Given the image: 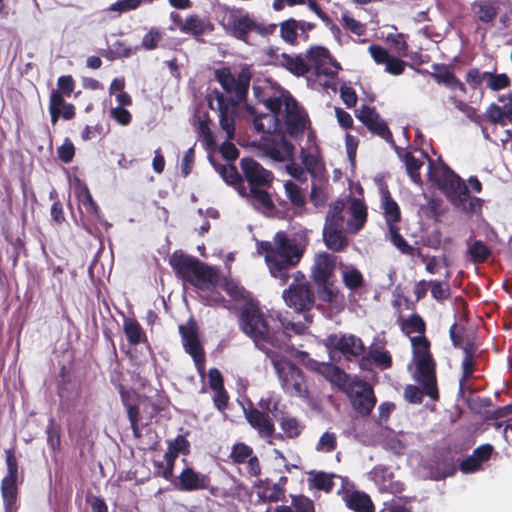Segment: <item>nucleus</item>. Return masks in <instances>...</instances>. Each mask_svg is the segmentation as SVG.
<instances>
[{
  "mask_svg": "<svg viewBox=\"0 0 512 512\" xmlns=\"http://www.w3.org/2000/svg\"><path fill=\"white\" fill-rule=\"evenodd\" d=\"M347 393L353 409L363 416L369 415L377 402L372 387L364 381L350 383Z\"/></svg>",
  "mask_w": 512,
  "mask_h": 512,
  "instance_id": "12",
  "label": "nucleus"
},
{
  "mask_svg": "<svg viewBox=\"0 0 512 512\" xmlns=\"http://www.w3.org/2000/svg\"><path fill=\"white\" fill-rule=\"evenodd\" d=\"M473 11L479 21L483 23L492 22L498 14V8L492 3L485 1L474 2Z\"/></svg>",
  "mask_w": 512,
  "mask_h": 512,
  "instance_id": "40",
  "label": "nucleus"
},
{
  "mask_svg": "<svg viewBox=\"0 0 512 512\" xmlns=\"http://www.w3.org/2000/svg\"><path fill=\"white\" fill-rule=\"evenodd\" d=\"M279 424L285 436L290 439L297 438L305 427L297 418L292 416H283Z\"/></svg>",
  "mask_w": 512,
  "mask_h": 512,
  "instance_id": "42",
  "label": "nucleus"
},
{
  "mask_svg": "<svg viewBox=\"0 0 512 512\" xmlns=\"http://www.w3.org/2000/svg\"><path fill=\"white\" fill-rule=\"evenodd\" d=\"M317 285V294L318 298L327 303H335L337 302L338 298V289L337 287L331 282L328 281L325 284H316Z\"/></svg>",
  "mask_w": 512,
  "mask_h": 512,
  "instance_id": "48",
  "label": "nucleus"
},
{
  "mask_svg": "<svg viewBox=\"0 0 512 512\" xmlns=\"http://www.w3.org/2000/svg\"><path fill=\"white\" fill-rule=\"evenodd\" d=\"M402 330L405 334L413 333L417 336L410 337L413 348V362L415 364L414 379L423 385L427 396L432 400L439 397L436 383L435 362L430 353V344L424 336L425 323L419 315H411L402 323Z\"/></svg>",
  "mask_w": 512,
  "mask_h": 512,
  "instance_id": "4",
  "label": "nucleus"
},
{
  "mask_svg": "<svg viewBox=\"0 0 512 512\" xmlns=\"http://www.w3.org/2000/svg\"><path fill=\"white\" fill-rule=\"evenodd\" d=\"M368 52L376 64H386L389 60V52L382 46L372 44L368 48Z\"/></svg>",
  "mask_w": 512,
  "mask_h": 512,
  "instance_id": "62",
  "label": "nucleus"
},
{
  "mask_svg": "<svg viewBox=\"0 0 512 512\" xmlns=\"http://www.w3.org/2000/svg\"><path fill=\"white\" fill-rule=\"evenodd\" d=\"M403 161L405 163L406 171L411 180L414 183H420V168L422 167L423 162L415 158L410 152L404 154Z\"/></svg>",
  "mask_w": 512,
  "mask_h": 512,
  "instance_id": "46",
  "label": "nucleus"
},
{
  "mask_svg": "<svg viewBox=\"0 0 512 512\" xmlns=\"http://www.w3.org/2000/svg\"><path fill=\"white\" fill-rule=\"evenodd\" d=\"M284 188L286 196L294 206L301 207L305 204V195L298 185L292 181H287Z\"/></svg>",
  "mask_w": 512,
  "mask_h": 512,
  "instance_id": "50",
  "label": "nucleus"
},
{
  "mask_svg": "<svg viewBox=\"0 0 512 512\" xmlns=\"http://www.w3.org/2000/svg\"><path fill=\"white\" fill-rule=\"evenodd\" d=\"M350 217L346 221V231L351 234L358 233L367 221V207L357 198H354L349 206Z\"/></svg>",
  "mask_w": 512,
  "mask_h": 512,
  "instance_id": "25",
  "label": "nucleus"
},
{
  "mask_svg": "<svg viewBox=\"0 0 512 512\" xmlns=\"http://www.w3.org/2000/svg\"><path fill=\"white\" fill-rule=\"evenodd\" d=\"M306 248L304 238L291 236L285 231H278L271 240L258 244L271 277L278 280L280 285L288 282L291 271L300 263Z\"/></svg>",
  "mask_w": 512,
  "mask_h": 512,
  "instance_id": "3",
  "label": "nucleus"
},
{
  "mask_svg": "<svg viewBox=\"0 0 512 512\" xmlns=\"http://www.w3.org/2000/svg\"><path fill=\"white\" fill-rule=\"evenodd\" d=\"M387 512H411L409 501L403 498H393L384 503Z\"/></svg>",
  "mask_w": 512,
  "mask_h": 512,
  "instance_id": "60",
  "label": "nucleus"
},
{
  "mask_svg": "<svg viewBox=\"0 0 512 512\" xmlns=\"http://www.w3.org/2000/svg\"><path fill=\"white\" fill-rule=\"evenodd\" d=\"M124 332L128 342L132 345L139 344L144 337L140 324L135 320L127 319L124 321Z\"/></svg>",
  "mask_w": 512,
  "mask_h": 512,
  "instance_id": "47",
  "label": "nucleus"
},
{
  "mask_svg": "<svg viewBox=\"0 0 512 512\" xmlns=\"http://www.w3.org/2000/svg\"><path fill=\"white\" fill-rule=\"evenodd\" d=\"M304 58L307 73H313L318 77L324 76L329 80L334 79L341 69L340 64L332 58L329 50L323 46L310 47Z\"/></svg>",
  "mask_w": 512,
  "mask_h": 512,
  "instance_id": "10",
  "label": "nucleus"
},
{
  "mask_svg": "<svg viewBox=\"0 0 512 512\" xmlns=\"http://www.w3.org/2000/svg\"><path fill=\"white\" fill-rule=\"evenodd\" d=\"M346 229H336V228H323V239L325 245L333 250V251H341L343 250L347 244L348 240L345 234Z\"/></svg>",
  "mask_w": 512,
  "mask_h": 512,
  "instance_id": "32",
  "label": "nucleus"
},
{
  "mask_svg": "<svg viewBox=\"0 0 512 512\" xmlns=\"http://www.w3.org/2000/svg\"><path fill=\"white\" fill-rule=\"evenodd\" d=\"M291 506L295 512H315L313 501L302 495L292 497Z\"/></svg>",
  "mask_w": 512,
  "mask_h": 512,
  "instance_id": "61",
  "label": "nucleus"
},
{
  "mask_svg": "<svg viewBox=\"0 0 512 512\" xmlns=\"http://www.w3.org/2000/svg\"><path fill=\"white\" fill-rule=\"evenodd\" d=\"M336 257L327 252H320L315 255L311 270V276L315 284H325L330 281L335 269Z\"/></svg>",
  "mask_w": 512,
  "mask_h": 512,
  "instance_id": "21",
  "label": "nucleus"
},
{
  "mask_svg": "<svg viewBox=\"0 0 512 512\" xmlns=\"http://www.w3.org/2000/svg\"><path fill=\"white\" fill-rule=\"evenodd\" d=\"M485 116L493 124L501 126L506 125L502 113V108L501 106L495 103L489 105V107L486 110Z\"/></svg>",
  "mask_w": 512,
  "mask_h": 512,
  "instance_id": "64",
  "label": "nucleus"
},
{
  "mask_svg": "<svg viewBox=\"0 0 512 512\" xmlns=\"http://www.w3.org/2000/svg\"><path fill=\"white\" fill-rule=\"evenodd\" d=\"M429 285L431 286V294L434 299L444 300L449 297L450 289L447 284H443L436 280H431L429 281Z\"/></svg>",
  "mask_w": 512,
  "mask_h": 512,
  "instance_id": "63",
  "label": "nucleus"
},
{
  "mask_svg": "<svg viewBox=\"0 0 512 512\" xmlns=\"http://www.w3.org/2000/svg\"><path fill=\"white\" fill-rule=\"evenodd\" d=\"M356 117L373 133L386 141L391 140L392 134L389 128L374 108L362 106L357 111Z\"/></svg>",
  "mask_w": 512,
  "mask_h": 512,
  "instance_id": "20",
  "label": "nucleus"
},
{
  "mask_svg": "<svg viewBox=\"0 0 512 512\" xmlns=\"http://www.w3.org/2000/svg\"><path fill=\"white\" fill-rule=\"evenodd\" d=\"M303 317L305 322L294 321L288 317V313H279L275 319L254 303H246L241 310L239 325L255 346L266 354L270 350L268 346L279 348L286 344L292 334H303L312 321L308 315Z\"/></svg>",
  "mask_w": 512,
  "mask_h": 512,
  "instance_id": "1",
  "label": "nucleus"
},
{
  "mask_svg": "<svg viewBox=\"0 0 512 512\" xmlns=\"http://www.w3.org/2000/svg\"><path fill=\"white\" fill-rule=\"evenodd\" d=\"M510 84V78L505 73L495 74L490 72V76H488L487 87L493 91L505 89Z\"/></svg>",
  "mask_w": 512,
  "mask_h": 512,
  "instance_id": "54",
  "label": "nucleus"
},
{
  "mask_svg": "<svg viewBox=\"0 0 512 512\" xmlns=\"http://www.w3.org/2000/svg\"><path fill=\"white\" fill-rule=\"evenodd\" d=\"M259 187H244L240 184L237 187L239 194L247 198L248 202L258 211L264 214H271L274 209V204L270 194L263 188Z\"/></svg>",
  "mask_w": 512,
  "mask_h": 512,
  "instance_id": "18",
  "label": "nucleus"
},
{
  "mask_svg": "<svg viewBox=\"0 0 512 512\" xmlns=\"http://www.w3.org/2000/svg\"><path fill=\"white\" fill-rule=\"evenodd\" d=\"M347 506L355 512H372L373 503L368 495L353 492L347 499Z\"/></svg>",
  "mask_w": 512,
  "mask_h": 512,
  "instance_id": "39",
  "label": "nucleus"
},
{
  "mask_svg": "<svg viewBox=\"0 0 512 512\" xmlns=\"http://www.w3.org/2000/svg\"><path fill=\"white\" fill-rule=\"evenodd\" d=\"M341 24L346 30L357 36H362L366 32V25L357 21L349 13L342 14Z\"/></svg>",
  "mask_w": 512,
  "mask_h": 512,
  "instance_id": "51",
  "label": "nucleus"
},
{
  "mask_svg": "<svg viewBox=\"0 0 512 512\" xmlns=\"http://www.w3.org/2000/svg\"><path fill=\"white\" fill-rule=\"evenodd\" d=\"M280 37L281 39L290 45H296L298 37H302L300 34V28L298 20L294 18L287 19L279 24Z\"/></svg>",
  "mask_w": 512,
  "mask_h": 512,
  "instance_id": "35",
  "label": "nucleus"
},
{
  "mask_svg": "<svg viewBox=\"0 0 512 512\" xmlns=\"http://www.w3.org/2000/svg\"><path fill=\"white\" fill-rule=\"evenodd\" d=\"M17 481L2 480L1 494L4 501L5 512L17 510Z\"/></svg>",
  "mask_w": 512,
  "mask_h": 512,
  "instance_id": "34",
  "label": "nucleus"
},
{
  "mask_svg": "<svg viewBox=\"0 0 512 512\" xmlns=\"http://www.w3.org/2000/svg\"><path fill=\"white\" fill-rule=\"evenodd\" d=\"M253 94L258 102L263 103L269 111H284L287 117V133L292 137L302 135L309 122L307 114L297 102L271 81L264 80L253 84Z\"/></svg>",
  "mask_w": 512,
  "mask_h": 512,
  "instance_id": "6",
  "label": "nucleus"
},
{
  "mask_svg": "<svg viewBox=\"0 0 512 512\" xmlns=\"http://www.w3.org/2000/svg\"><path fill=\"white\" fill-rule=\"evenodd\" d=\"M121 401L126 409L127 416L136 438L141 436L139 423L141 421L140 411L145 406L146 400L132 389H125L122 386L119 390Z\"/></svg>",
  "mask_w": 512,
  "mask_h": 512,
  "instance_id": "15",
  "label": "nucleus"
},
{
  "mask_svg": "<svg viewBox=\"0 0 512 512\" xmlns=\"http://www.w3.org/2000/svg\"><path fill=\"white\" fill-rule=\"evenodd\" d=\"M240 165L249 187L266 186L273 179L272 173L252 158H243Z\"/></svg>",
  "mask_w": 512,
  "mask_h": 512,
  "instance_id": "19",
  "label": "nucleus"
},
{
  "mask_svg": "<svg viewBox=\"0 0 512 512\" xmlns=\"http://www.w3.org/2000/svg\"><path fill=\"white\" fill-rule=\"evenodd\" d=\"M336 447H337L336 434L334 432L326 431L320 436V438L315 446V449H316V451L321 452V453H330V452L334 451L336 449Z\"/></svg>",
  "mask_w": 512,
  "mask_h": 512,
  "instance_id": "49",
  "label": "nucleus"
},
{
  "mask_svg": "<svg viewBox=\"0 0 512 512\" xmlns=\"http://www.w3.org/2000/svg\"><path fill=\"white\" fill-rule=\"evenodd\" d=\"M285 303L297 312L307 311L312 308L315 295L308 282L292 283L283 291Z\"/></svg>",
  "mask_w": 512,
  "mask_h": 512,
  "instance_id": "13",
  "label": "nucleus"
},
{
  "mask_svg": "<svg viewBox=\"0 0 512 512\" xmlns=\"http://www.w3.org/2000/svg\"><path fill=\"white\" fill-rule=\"evenodd\" d=\"M213 28L212 23L207 18L195 14L187 16L184 22L179 25L182 33L191 34L195 37L211 32Z\"/></svg>",
  "mask_w": 512,
  "mask_h": 512,
  "instance_id": "27",
  "label": "nucleus"
},
{
  "mask_svg": "<svg viewBox=\"0 0 512 512\" xmlns=\"http://www.w3.org/2000/svg\"><path fill=\"white\" fill-rule=\"evenodd\" d=\"M78 199H79L80 204L83 206V208L85 209V211L88 214L94 216L97 219L100 218L99 207L96 204V202L93 200L92 195H91L89 189L87 188V186L84 185L79 190Z\"/></svg>",
  "mask_w": 512,
  "mask_h": 512,
  "instance_id": "44",
  "label": "nucleus"
},
{
  "mask_svg": "<svg viewBox=\"0 0 512 512\" xmlns=\"http://www.w3.org/2000/svg\"><path fill=\"white\" fill-rule=\"evenodd\" d=\"M161 39V32L156 28H151L142 38L141 47L145 50H154L157 48Z\"/></svg>",
  "mask_w": 512,
  "mask_h": 512,
  "instance_id": "59",
  "label": "nucleus"
},
{
  "mask_svg": "<svg viewBox=\"0 0 512 512\" xmlns=\"http://www.w3.org/2000/svg\"><path fill=\"white\" fill-rule=\"evenodd\" d=\"M215 78L228 96L216 91L214 96L208 97L209 106L217 109L220 126L226 133V139L231 140L234 137L238 106L246 100L251 74L248 69H242L235 77L229 68H221L215 71Z\"/></svg>",
  "mask_w": 512,
  "mask_h": 512,
  "instance_id": "2",
  "label": "nucleus"
},
{
  "mask_svg": "<svg viewBox=\"0 0 512 512\" xmlns=\"http://www.w3.org/2000/svg\"><path fill=\"white\" fill-rule=\"evenodd\" d=\"M170 265L183 281L197 290H212L218 283L219 276L214 268L182 252H175L171 256Z\"/></svg>",
  "mask_w": 512,
  "mask_h": 512,
  "instance_id": "8",
  "label": "nucleus"
},
{
  "mask_svg": "<svg viewBox=\"0 0 512 512\" xmlns=\"http://www.w3.org/2000/svg\"><path fill=\"white\" fill-rule=\"evenodd\" d=\"M308 5V8L313 11L322 21L329 23L331 20L329 16L322 11L315 0H274L272 7L275 11H281L285 6Z\"/></svg>",
  "mask_w": 512,
  "mask_h": 512,
  "instance_id": "33",
  "label": "nucleus"
},
{
  "mask_svg": "<svg viewBox=\"0 0 512 512\" xmlns=\"http://www.w3.org/2000/svg\"><path fill=\"white\" fill-rule=\"evenodd\" d=\"M267 153L274 160L289 161L292 160L294 155V145L284 137H281L268 146Z\"/></svg>",
  "mask_w": 512,
  "mask_h": 512,
  "instance_id": "31",
  "label": "nucleus"
},
{
  "mask_svg": "<svg viewBox=\"0 0 512 512\" xmlns=\"http://www.w3.org/2000/svg\"><path fill=\"white\" fill-rule=\"evenodd\" d=\"M324 345L328 350L340 352L348 361H360L366 351L362 339L354 334H331L324 339Z\"/></svg>",
  "mask_w": 512,
  "mask_h": 512,
  "instance_id": "11",
  "label": "nucleus"
},
{
  "mask_svg": "<svg viewBox=\"0 0 512 512\" xmlns=\"http://www.w3.org/2000/svg\"><path fill=\"white\" fill-rule=\"evenodd\" d=\"M245 417L261 438H269L273 435L274 423L267 413L252 408L245 410Z\"/></svg>",
  "mask_w": 512,
  "mask_h": 512,
  "instance_id": "23",
  "label": "nucleus"
},
{
  "mask_svg": "<svg viewBox=\"0 0 512 512\" xmlns=\"http://www.w3.org/2000/svg\"><path fill=\"white\" fill-rule=\"evenodd\" d=\"M180 334L182 336L183 345L187 353H189L198 370L202 372L204 369V353L201 348L196 330L192 326H180Z\"/></svg>",
  "mask_w": 512,
  "mask_h": 512,
  "instance_id": "22",
  "label": "nucleus"
},
{
  "mask_svg": "<svg viewBox=\"0 0 512 512\" xmlns=\"http://www.w3.org/2000/svg\"><path fill=\"white\" fill-rule=\"evenodd\" d=\"M220 24L227 34L247 44H250L252 33L268 36L277 28V24L259 23L244 10L227 6L220 8Z\"/></svg>",
  "mask_w": 512,
  "mask_h": 512,
  "instance_id": "7",
  "label": "nucleus"
},
{
  "mask_svg": "<svg viewBox=\"0 0 512 512\" xmlns=\"http://www.w3.org/2000/svg\"><path fill=\"white\" fill-rule=\"evenodd\" d=\"M381 195V208L387 223L388 228L396 226L400 220V208L398 204L392 199L387 187L380 188Z\"/></svg>",
  "mask_w": 512,
  "mask_h": 512,
  "instance_id": "28",
  "label": "nucleus"
},
{
  "mask_svg": "<svg viewBox=\"0 0 512 512\" xmlns=\"http://www.w3.org/2000/svg\"><path fill=\"white\" fill-rule=\"evenodd\" d=\"M253 455L251 447L244 443L235 444L232 448L230 458L235 463H245Z\"/></svg>",
  "mask_w": 512,
  "mask_h": 512,
  "instance_id": "52",
  "label": "nucleus"
},
{
  "mask_svg": "<svg viewBox=\"0 0 512 512\" xmlns=\"http://www.w3.org/2000/svg\"><path fill=\"white\" fill-rule=\"evenodd\" d=\"M179 454L172 452L170 450H167L164 454V460H165V467H163V470L158 471L157 475L163 477L165 480H171L173 477V468L175 464V460L178 457Z\"/></svg>",
  "mask_w": 512,
  "mask_h": 512,
  "instance_id": "58",
  "label": "nucleus"
},
{
  "mask_svg": "<svg viewBox=\"0 0 512 512\" xmlns=\"http://www.w3.org/2000/svg\"><path fill=\"white\" fill-rule=\"evenodd\" d=\"M385 347V337L376 336L368 347V350L364 352V355L360 359V367L362 369H368L371 364H374L382 370L391 368L392 357Z\"/></svg>",
  "mask_w": 512,
  "mask_h": 512,
  "instance_id": "14",
  "label": "nucleus"
},
{
  "mask_svg": "<svg viewBox=\"0 0 512 512\" xmlns=\"http://www.w3.org/2000/svg\"><path fill=\"white\" fill-rule=\"evenodd\" d=\"M454 106L461 111L464 115H466L467 118H469L471 121L475 123H480L481 116L477 113L476 109L472 106H470L468 103L459 100L457 98L451 97L450 98Z\"/></svg>",
  "mask_w": 512,
  "mask_h": 512,
  "instance_id": "55",
  "label": "nucleus"
},
{
  "mask_svg": "<svg viewBox=\"0 0 512 512\" xmlns=\"http://www.w3.org/2000/svg\"><path fill=\"white\" fill-rule=\"evenodd\" d=\"M283 65L281 67L287 69L289 72L296 76H303L307 74V66L305 64V58L302 55H290L286 54L282 57Z\"/></svg>",
  "mask_w": 512,
  "mask_h": 512,
  "instance_id": "41",
  "label": "nucleus"
},
{
  "mask_svg": "<svg viewBox=\"0 0 512 512\" xmlns=\"http://www.w3.org/2000/svg\"><path fill=\"white\" fill-rule=\"evenodd\" d=\"M431 77L440 85H444L449 89H459L466 91L464 84L454 75L451 69L446 65L434 64Z\"/></svg>",
  "mask_w": 512,
  "mask_h": 512,
  "instance_id": "26",
  "label": "nucleus"
},
{
  "mask_svg": "<svg viewBox=\"0 0 512 512\" xmlns=\"http://www.w3.org/2000/svg\"><path fill=\"white\" fill-rule=\"evenodd\" d=\"M308 483L311 487L325 492H331L334 486V474H328L322 471H310L308 473Z\"/></svg>",
  "mask_w": 512,
  "mask_h": 512,
  "instance_id": "36",
  "label": "nucleus"
},
{
  "mask_svg": "<svg viewBox=\"0 0 512 512\" xmlns=\"http://www.w3.org/2000/svg\"><path fill=\"white\" fill-rule=\"evenodd\" d=\"M464 358L462 360V376L459 380V390L463 392L465 389V385L468 380L471 378L474 370H475V361L473 357V352L469 346H465L463 348Z\"/></svg>",
  "mask_w": 512,
  "mask_h": 512,
  "instance_id": "38",
  "label": "nucleus"
},
{
  "mask_svg": "<svg viewBox=\"0 0 512 512\" xmlns=\"http://www.w3.org/2000/svg\"><path fill=\"white\" fill-rule=\"evenodd\" d=\"M306 366L309 369L320 373L327 380L338 386H343L347 382V374L332 363L318 362L316 360L309 359L306 363Z\"/></svg>",
  "mask_w": 512,
  "mask_h": 512,
  "instance_id": "24",
  "label": "nucleus"
},
{
  "mask_svg": "<svg viewBox=\"0 0 512 512\" xmlns=\"http://www.w3.org/2000/svg\"><path fill=\"white\" fill-rule=\"evenodd\" d=\"M371 474L380 490L390 493H397L402 490L400 483L391 481L392 473L387 468L377 466L372 470Z\"/></svg>",
  "mask_w": 512,
  "mask_h": 512,
  "instance_id": "30",
  "label": "nucleus"
},
{
  "mask_svg": "<svg viewBox=\"0 0 512 512\" xmlns=\"http://www.w3.org/2000/svg\"><path fill=\"white\" fill-rule=\"evenodd\" d=\"M217 171L228 184L234 185L241 180L237 168L233 165H221L217 167Z\"/></svg>",
  "mask_w": 512,
  "mask_h": 512,
  "instance_id": "57",
  "label": "nucleus"
},
{
  "mask_svg": "<svg viewBox=\"0 0 512 512\" xmlns=\"http://www.w3.org/2000/svg\"><path fill=\"white\" fill-rule=\"evenodd\" d=\"M342 279L345 286L350 290H356L364 283L361 272L354 267H346L342 272Z\"/></svg>",
  "mask_w": 512,
  "mask_h": 512,
  "instance_id": "45",
  "label": "nucleus"
},
{
  "mask_svg": "<svg viewBox=\"0 0 512 512\" xmlns=\"http://www.w3.org/2000/svg\"><path fill=\"white\" fill-rule=\"evenodd\" d=\"M174 484L178 490L184 492L207 490L211 486V478L208 474L186 466L176 478Z\"/></svg>",
  "mask_w": 512,
  "mask_h": 512,
  "instance_id": "17",
  "label": "nucleus"
},
{
  "mask_svg": "<svg viewBox=\"0 0 512 512\" xmlns=\"http://www.w3.org/2000/svg\"><path fill=\"white\" fill-rule=\"evenodd\" d=\"M345 203L342 200H336L329 205V210L325 218L324 227L346 229V220L344 215Z\"/></svg>",
  "mask_w": 512,
  "mask_h": 512,
  "instance_id": "29",
  "label": "nucleus"
},
{
  "mask_svg": "<svg viewBox=\"0 0 512 512\" xmlns=\"http://www.w3.org/2000/svg\"><path fill=\"white\" fill-rule=\"evenodd\" d=\"M388 238L391 243L402 253L408 256L419 254V250L410 245L399 233L397 226L388 228Z\"/></svg>",
  "mask_w": 512,
  "mask_h": 512,
  "instance_id": "37",
  "label": "nucleus"
},
{
  "mask_svg": "<svg viewBox=\"0 0 512 512\" xmlns=\"http://www.w3.org/2000/svg\"><path fill=\"white\" fill-rule=\"evenodd\" d=\"M467 252L471 260L475 263L486 261L490 255V249L481 240H476L468 244Z\"/></svg>",
  "mask_w": 512,
  "mask_h": 512,
  "instance_id": "43",
  "label": "nucleus"
},
{
  "mask_svg": "<svg viewBox=\"0 0 512 512\" xmlns=\"http://www.w3.org/2000/svg\"><path fill=\"white\" fill-rule=\"evenodd\" d=\"M266 356L278 376L282 390L291 397H308V387L302 370L287 358L273 350H267Z\"/></svg>",
  "mask_w": 512,
  "mask_h": 512,
  "instance_id": "9",
  "label": "nucleus"
},
{
  "mask_svg": "<svg viewBox=\"0 0 512 512\" xmlns=\"http://www.w3.org/2000/svg\"><path fill=\"white\" fill-rule=\"evenodd\" d=\"M428 176L457 211L468 216L481 215L484 200L470 195L464 180L446 164L429 160Z\"/></svg>",
  "mask_w": 512,
  "mask_h": 512,
  "instance_id": "5",
  "label": "nucleus"
},
{
  "mask_svg": "<svg viewBox=\"0 0 512 512\" xmlns=\"http://www.w3.org/2000/svg\"><path fill=\"white\" fill-rule=\"evenodd\" d=\"M247 112L254 115L253 126L258 133L271 134L281 129L282 121L287 128V117L284 111H269L268 113L256 114V110L247 105Z\"/></svg>",
  "mask_w": 512,
  "mask_h": 512,
  "instance_id": "16",
  "label": "nucleus"
},
{
  "mask_svg": "<svg viewBox=\"0 0 512 512\" xmlns=\"http://www.w3.org/2000/svg\"><path fill=\"white\" fill-rule=\"evenodd\" d=\"M47 443L56 450L60 447V428L54 419H50L46 427Z\"/></svg>",
  "mask_w": 512,
  "mask_h": 512,
  "instance_id": "53",
  "label": "nucleus"
},
{
  "mask_svg": "<svg viewBox=\"0 0 512 512\" xmlns=\"http://www.w3.org/2000/svg\"><path fill=\"white\" fill-rule=\"evenodd\" d=\"M283 495V487L280 483H274L271 486L266 487L262 494H259V498L262 501L277 502L281 500Z\"/></svg>",
  "mask_w": 512,
  "mask_h": 512,
  "instance_id": "56",
  "label": "nucleus"
}]
</instances>
